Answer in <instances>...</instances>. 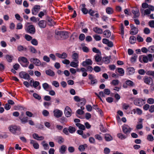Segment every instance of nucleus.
Returning <instances> with one entry per match:
<instances>
[{
    "mask_svg": "<svg viewBox=\"0 0 154 154\" xmlns=\"http://www.w3.org/2000/svg\"><path fill=\"white\" fill-rule=\"evenodd\" d=\"M18 61L23 67H26L28 66L29 62L26 58L24 57H20L18 58Z\"/></svg>",
    "mask_w": 154,
    "mask_h": 154,
    "instance_id": "obj_1",
    "label": "nucleus"
},
{
    "mask_svg": "<svg viewBox=\"0 0 154 154\" xmlns=\"http://www.w3.org/2000/svg\"><path fill=\"white\" fill-rule=\"evenodd\" d=\"M134 103L135 105L141 107L145 103V100L140 98H137L134 100Z\"/></svg>",
    "mask_w": 154,
    "mask_h": 154,
    "instance_id": "obj_2",
    "label": "nucleus"
},
{
    "mask_svg": "<svg viewBox=\"0 0 154 154\" xmlns=\"http://www.w3.org/2000/svg\"><path fill=\"white\" fill-rule=\"evenodd\" d=\"M26 31L29 33L34 34L35 32V29L33 25H29L25 29Z\"/></svg>",
    "mask_w": 154,
    "mask_h": 154,
    "instance_id": "obj_3",
    "label": "nucleus"
},
{
    "mask_svg": "<svg viewBox=\"0 0 154 154\" xmlns=\"http://www.w3.org/2000/svg\"><path fill=\"white\" fill-rule=\"evenodd\" d=\"M30 62L37 66H39L41 65L40 61L38 59L33 57L30 59Z\"/></svg>",
    "mask_w": 154,
    "mask_h": 154,
    "instance_id": "obj_4",
    "label": "nucleus"
},
{
    "mask_svg": "<svg viewBox=\"0 0 154 154\" xmlns=\"http://www.w3.org/2000/svg\"><path fill=\"white\" fill-rule=\"evenodd\" d=\"M40 9V6L38 5H35L32 9V13L33 15H36Z\"/></svg>",
    "mask_w": 154,
    "mask_h": 154,
    "instance_id": "obj_5",
    "label": "nucleus"
},
{
    "mask_svg": "<svg viewBox=\"0 0 154 154\" xmlns=\"http://www.w3.org/2000/svg\"><path fill=\"white\" fill-rule=\"evenodd\" d=\"M143 80L144 82L147 85H150L153 83V79L150 77L145 76L143 78Z\"/></svg>",
    "mask_w": 154,
    "mask_h": 154,
    "instance_id": "obj_6",
    "label": "nucleus"
},
{
    "mask_svg": "<svg viewBox=\"0 0 154 154\" xmlns=\"http://www.w3.org/2000/svg\"><path fill=\"white\" fill-rule=\"evenodd\" d=\"M8 128L10 131L13 134L15 133L16 131H20V128L16 125H11Z\"/></svg>",
    "mask_w": 154,
    "mask_h": 154,
    "instance_id": "obj_7",
    "label": "nucleus"
},
{
    "mask_svg": "<svg viewBox=\"0 0 154 154\" xmlns=\"http://www.w3.org/2000/svg\"><path fill=\"white\" fill-rule=\"evenodd\" d=\"M130 26L131 28L130 33L132 35H135L137 34L138 32V28L136 27L133 24H131Z\"/></svg>",
    "mask_w": 154,
    "mask_h": 154,
    "instance_id": "obj_8",
    "label": "nucleus"
},
{
    "mask_svg": "<svg viewBox=\"0 0 154 154\" xmlns=\"http://www.w3.org/2000/svg\"><path fill=\"white\" fill-rule=\"evenodd\" d=\"M54 116L57 118L61 117L63 114L62 112L58 109H55L53 111Z\"/></svg>",
    "mask_w": 154,
    "mask_h": 154,
    "instance_id": "obj_9",
    "label": "nucleus"
},
{
    "mask_svg": "<svg viewBox=\"0 0 154 154\" xmlns=\"http://www.w3.org/2000/svg\"><path fill=\"white\" fill-rule=\"evenodd\" d=\"M20 77L21 78L25 79H29L30 77L29 75L26 73V72L24 71H21L19 73Z\"/></svg>",
    "mask_w": 154,
    "mask_h": 154,
    "instance_id": "obj_10",
    "label": "nucleus"
},
{
    "mask_svg": "<svg viewBox=\"0 0 154 154\" xmlns=\"http://www.w3.org/2000/svg\"><path fill=\"white\" fill-rule=\"evenodd\" d=\"M93 64V62L90 59H86L85 61L82 63L81 64L82 66L86 67L88 65H92Z\"/></svg>",
    "mask_w": 154,
    "mask_h": 154,
    "instance_id": "obj_11",
    "label": "nucleus"
},
{
    "mask_svg": "<svg viewBox=\"0 0 154 154\" xmlns=\"http://www.w3.org/2000/svg\"><path fill=\"white\" fill-rule=\"evenodd\" d=\"M88 14L90 15L91 16H93L94 17H95L96 18H98L99 17V14L97 13V11L93 10L92 9H90L89 10Z\"/></svg>",
    "mask_w": 154,
    "mask_h": 154,
    "instance_id": "obj_12",
    "label": "nucleus"
},
{
    "mask_svg": "<svg viewBox=\"0 0 154 154\" xmlns=\"http://www.w3.org/2000/svg\"><path fill=\"white\" fill-rule=\"evenodd\" d=\"M72 110L68 106H66L64 109V114L66 117H70L71 115V112Z\"/></svg>",
    "mask_w": 154,
    "mask_h": 154,
    "instance_id": "obj_13",
    "label": "nucleus"
},
{
    "mask_svg": "<svg viewBox=\"0 0 154 154\" xmlns=\"http://www.w3.org/2000/svg\"><path fill=\"white\" fill-rule=\"evenodd\" d=\"M139 60L141 63L143 62L144 63H146L148 62V59L147 56L141 55L139 57Z\"/></svg>",
    "mask_w": 154,
    "mask_h": 154,
    "instance_id": "obj_14",
    "label": "nucleus"
},
{
    "mask_svg": "<svg viewBox=\"0 0 154 154\" xmlns=\"http://www.w3.org/2000/svg\"><path fill=\"white\" fill-rule=\"evenodd\" d=\"M122 129L123 132L126 134H129L131 130V128L127 125L122 126Z\"/></svg>",
    "mask_w": 154,
    "mask_h": 154,
    "instance_id": "obj_15",
    "label": "nucleus"
},
{
    "mask_svg": "<svg viewBox=\"0 0 154 154\" xmlns=\"http://www.w3.org/2000/svg\"><path fill=\"white\" fill-rule=\"evenodd\" d=\"M134 85V82L132 81L128 80L125 81V84H123L122 86L124 88H128V86L132 87Z\"/></svg>",
    "mask_w": 154,
    "mask_h": 154,
    "instance_id": "obj_16",
    "label": "nucleus"
},
{
    "mask_svg": "<svg viewBox=\"0 0 154 154\" xmlns=\"http://www.w3.org/2000/svg\"><path fill=\"white\" fill-rule=\"evenodd\" d=\"M38 25L39 27L41 29L45 28L46 26L45 21L44 20H42L38 21Z\"/></svg>",
    "mask_w": 154,
    "mask_h": 154,
    "instance_id": "obj_17",
    "label": "nucleus"
},
{
    "mask_svg": "<svg viewBox=\"0 0 154 154\" xmlns=\"http://www.w3.org/2000/svg\"><path fill=\"white\" fill-rule=\"evenodd\" d=\"M56 55L59 58L63 59H66L67 57V54L65 52H63L61 54L57 53L56 54Z\"/></svg>",
    "mask_w": 154,
    "mask_h": 154,
    "instance_id": "obj_18",
    "label": "nucleus"
},
{
    "mask_svg": "<svg viewBox=\"0 0 154 154\" xmlns=\"http://www.w3.org/2000/svg\"><path fill=\"white\" fill-rule=\"evenodd\" d=\"M132 12L134 14V17L135 18L139 16V10L137 8H134L133 9Z\"/></svg>",
    "mask_w": 154,
    "mask_h": 154,
    "instance_id": "obj_19",
    "label": "nucleus"
},
{
    "mask_svg": "<svg viewBox=\"0 0 154 154\" xmlns=\"http://www.w3.org/2000/svg\"><path fill=\"white\" fill-rule=\"evenodd\" d=\"M17 50L20 52H21L22 51H27V48L25 46H23L20 45L17 46Z\"/></svg>",
    "mask_w": 154,
    "mask_h": 154,
    "instance_id": "obj_20",
    "label": "nucleus"
},
{
    "mask_svg": "<svg viewBox=\"0 0 154 154\" xmlns=\"http://www.w3.org/2000/svg\"><path fill=\"white\" fill-rule=\"evenodd\" d=\"M60 37L64 39L67 38L68 37L67 32L65 31H62Z\"/></svg>",
    "mask_w": 154,
    "mask_h": 154,
    "instance_id": "obj_21",
    "label": "nucleus"
},
{
    "mask_svg": "<svg viewBox=\"0 0 154 154\" xmlns=\"http://www.w3.org/2000/svg\"><path fill=\"white\" fill-rule=\"evenodd\" d=\"M19 118L22 124H25L28 122V117L27 116L19 117Z\"/></svg>",
    "mask_w": 154,
    "mask_h": 154,
    "instance_id": "obj_22",
    "label": "nucleus"
},
{
    "mask_svg": "<svg viewBox=\"0 0 154 154\" xmlns=\"http://www.w3.org/2000/svg\"><path fill=\"white\" fill-rule=\"evenodd\" d=\"M46 75L50 76H54L55 75L54 72L51 69H49L45 71Z\"/></svg>",
    "mask_w": 154,
    "mask_h": 154,
    "instance_id": "obj_23",
    "label": "nucleus"
},
{
    "mask_svg": "<svg viewBox=\"0 0 154 154\" xmlns=\"http://www.w3.org/2000/svg\"><path fill=\"white\" fill-rule=\"evenodd\" d=\"M47 20V21L50 23L49 25L51 26H54V25H55V23L54 21L50 17L48 16Z\"/></svg>",
    "mask_w": 154,
    "mask_h": 154,
    "instance_id": "obj_24",
    "label": "nucleus"
},
{
    "mask_svg": "<svg viewBox=\"0 0 154 154\" xmlns=\"http://www.w3.org/2000/svg\"><path fill=\"white\" fill-rule=\"evenodd\" d=\"M111 58V56L104 57H103L104 59L103 62L105 64H109L110 62V59Z\"/></svg>",
    "mask_w": 154,
    "mask_h": 154,
    "instance_id": "obj_25",
    "label": "nucleus"
},
{
    "mask_svg": "<svg viewBox=\"0 0 154 154\" xmlns=\"http://www.w3.org/2000/svg\"><path fill=\"white\" fill-rule=\"evenodd\" d=\"M5 57L7 61L9 63H11L12 61L14 58V57L12 55L9 54L6 55Z\"/></svg>",
    "mask_w": 154,
    "mask_h": 154,
    "instance_id": "obj_26",
    "label": "nucleus"
},
{
    "mask_svg": "<svg viewBox=\"0 0 154 154\" xmlns=\"http://www.w3.org/2000/svg\"><path fill=\"white\" fill-rule=\"evenodd\" d=\"M48 13V11L46 9H44L43 11L40 12L38 14V16L40 18H42L45 15H46Z\"/></svg>",
    "mask_w": 154,
    "mask_h": 154,
    "instance_id": "obj_27",
    "label": "nucleus"
},
{
    "mask_svg": "<svg viewBox=\"0 0 154 154\" xmlns=\"http://www.w3.org/2000/svg\"><path fill=\"white\" fill-rule=\"evenodd\" d=\"M79 61H72L70 63V66L74 68H77L79 66Z\"/></svg>",
    "mask_w": 154,
    "mask_h": 154,
    "instance_id": "obj_28",
    "label": "nucleus"
},
{
    "mask_svg": "<svg viewBox=\"0 0 154 154\" xmlns=\"http://www.w3.org/2000/svg\"><path fill=\"white\" fill-rule=\"evenodd\" d=\"M72 57L74 61H79V55L77 53H73L72 55Z\"/></svg>",
    "mask_w": 154,
    "mask_h": 154,
    "instance_id": "obj_29",
    "label": "nucleus"
},
{
    "mask_svg": "<svg viewBox=\"0 0 154 154\" xmlns=\"http://www.w3.org/2000/svg\"><path fill=\"white\" fill-rule=\"evenodd\" d=\"M103 34L106 36V37L109 38L111 35V32L109 30H106L104 31Z\"/></svg>",
    "mask_w": 154,
    "mask_h": 154,
    "instance_id": "obj_30",
    "label": "nucleus"
},
{
    "mask_svg": "<svg viewBox=\"0 0 154 154\" xmlns=\"http://www.w3.org/2000/svg\"><path fill=\"white\" fill-rule=\"evenodd\" d=\"M33 138L38 140H43L44 137L42 135H32Z\"/></svg>",
    "mask_w": 154,
    "mask_h": 154,
    "instance_id": "obj_31",
    "label": "nucleus"
},
{
    "mask_svg": "<svg viewBox=\"0 0 154 154\" xmlns=\"http://www.w3.org/2000/svg\"><path fill=\"white\" fill-rule=\"evenodd\" d=\"M127 69L128 72V75H132L134 72V69L132 67L128 68Z\"/></svg>",
    "mask_w": 154,
    "mask_h": 154,
    "instance_id": "obj_32",
    "label": "nucleus"
},
{
    "mask_svg": "<svg viewBox=\"0 0 154 154\" xmlns=\"http://www.w3.org/2000/svg\"><path fill=\"white\" fill-rule=\"evenodd\" d=\"M66 146L65 145L62 146L59 149V152L61 154H63L65 153L66 149Z\"/></svg>",
    "mask_w": 154,
    "mask_h": 154,
    "instance_id": "obj_33",
    "label": "nucleus"
},
{
    "mask_svg": "<svg viewBox=\"0 0 154 154\" xmlns=\"http://www.w3.org/2000/svg\"><path fill=\"white\" fill-rule=\"evenodd\" d=\"M136 41V38L135 36L132 35L130 37L129 41L130 43L133 44L135 43Z\"/></svg>",
    "mask_w": 154,
    "mask_h": 154,
    "instance_id": "obj_34",
    "label": "nucleus"
},
{
    "mask_svg": "<svg viewBox=\"0 0 154 154\" xmlns=\"http://www.w3.org/2000/svg\"><path fill=\"white\" fill-rule=\"evenodd\" d=\"M78 127L79 129L82 130H84L85 129V127L84 125L80 123H76L75 124Z\"/></svg>",
    "mask_w": 154,
    "mask_h": 154,
    "instance_id": "obj_35",
    "label": "nucleus"
},
{
    "mask_svg": "<svg viewBox=\"0 0 154 154\" xmlns=\"http://www.w3.org/2000/svg\"><path fill=\"white\" fill-rule=\"evenodd\" d=\"M93 31L96 33L99 34H102L103 33L102 29L97 27L93 28Z\"/></svg>",
    "mask_w": 154,
    "mask_h": 154,
    "instance_id": "obj_36",
    "label": "nucleus"
},
{
    "mask_svg": "<svg viewBox=\"0 0 154 154\" xmlns=\"http://www.w3.org/2000/svg\"><path fill=\"white\" fill-rule=\"evenodd\" d=\"M106 13L109 14H112L114 12L113 9L111 7H107L106 9Z\"/></svg>",
    "mask_w": 154,
    "mask_h": 154,
    "instance_id": "obj_37",
    "label": "nucleus"
},
{
    "mask_svg": "<svg viewBox=\"0 0 154 154\" xmlns=\"http://www.w3.org/2000/svg\"><path fill=\"white\" fill-rule=\"evenodd\" d=\"M88 145L87 144H85L83 145L79 146V149L80 151H82L84 150L85 148L87 147Z\"/></svg>",
    "mask_w": 154,
    "mask_h": 154,
    "instance_id": "obj_38",
    "label": "nucleus"
},
{
    "mask_svg": "<svg viewBox=\"0 0 154 154\" xmlns=\"http://www.w3.org/2000/svg\"><path fill=\"white\" fill-rule=\"evenodd\" d=\"M137 58V56L136 54H134L133 56L131 57L130 59V61L132 63H134L135 62Z\"/></svg>",
    "mask_w": 154,
    "mask_h": 154,
    "instance_id": "obj_39",
    "label": "nucleus"
},
{
    "mask_svg": "<svg viewBox=\"0 0 154 154\" xmlns=\"http://www.w3.org/2000/svg\"><path fill=\"white\" fill-rule=\"evenodd\" d=\"M30 19L31 21L34 23H36L40 20V18L39 17H36L34 16L31 17Z\"/></svg>",
    "mask_w": 154,
    "mask_h": 154,
    "instance_id": "obj_40",
    "label": "nucleus"
},
{
    "mask_svg": "<svg viewBox=\"0 0 154 154\" xmlns=\"http://www.w3.org/2000/svg\"><path fill=\"white\" fill-rule=\"evenodd\" d=\"M118 72L120 74L121 76H123L124 74V69L121 68L119 67L117 68Z\"/></svg>",
    "mask_w": 154,
    "mask_h": 154,
    "instance_id": "obj_41",
    "label": "nucleus"
},
{
    "mask_svg": "<svg viewBox=\"0 0 154 154\" xmlns=\"http://www.w3.org/2000/svg\"><path fill=\"white\" fill-rule=\"evenodd\" d=\"M29 48V51L31 52L34 54H36L37 53L36 49L33 46H30Z\"/></svg>",
    "mask_w": 154,
    "mask_h": 154,
    "instance_id": "obj_42",
    "label": "nucleus"
},
{
    "mask_svg": "<svg viewBox=\"0 0 154 154\" xmlns=\"http://www.w3.org/2000/svg\"><path fill=\"white\" fill-rule=\"evenodd\" d=\"M68 131L69 133L72 134L76 131L75 128L71 126H70L68 128Z\"/></svg>",
    "mask_w": 154,
    "mask_h": 154,
    "instance_id": "obj_43",
    "label": "nucleus"
},
{
    "mask_svg": "<svg viewBox=\"0 0 154 154\" xmlns=\"http://www.w3.org/2000/svg\"><path fill=\"white\" fill-rule=\"evenodd\" d=\"M81 100L82 102H80L78 104V106H84L86 102V100L84 98H82L81 99Z\"/></svg>",
    "mask_w": 154,
    "mask_h": 154,
    "instance_id": "obj_44",
    "label": "nucleus"
},
{
    "mask_svg": "<svg viewBox=\"0 0 154 154\" xmlns=\"http://www.w3.org/2000/svg\"><path fill=\"white\" fill-rule=\"evenodd\" d=\"M94 58L96 61L99 62L101 60V57L98 54H97L94 56Z\"/></svg>",
    "mask_w": 154,
    "mask_h": 154,
    "instance_id": "obj_45",
    "label": "nucleus"
},
{
    "mask_svg": "<svg viewBox=\"0 0 154 154\" xmlns=\"http://www.w3.org/2000/svg\"><path fill=\"white\" fill-rule=\"evenodd\" d=\"M119 81L118 80H113L111 82V84L114 86L117 85L119 84Z\"/></svg>",
    "mask_w": 154,
    "mask_h": 154,
    "instance_id": "obj_46",
    "label": "nucleus"
},
{
    "mask_svg": "<svg viewBox=\"0 0 154 154\" xmlns=\"http://www.w3.org/2000/svg\"><path fill=\"white\" fill-rule=\"evenodd\" d=\"M146 74L148 75L154 77V71H148L146 72Z\"/></svg>",
    "mask_w": 154,
    "mask_h": 154,
    "instance_id": "obj_47",
    "label": "nucleus"
},
{
    "mask_svg": "<svg viewBox=\"0 0 154 154\" xmlns=\"http://www.w3.org/2000/svg\"><path fill=\"white\" fill-rule=\"evenodd\" d=\"M93 37L96 41H100L101 39V38L100 35L97 34L94 35Z\"/></svg>",
    "mask_w": 154,
    "mask_h": 154,
    "instance_id": "obj_48",
    "label": "nucleus"
},
{
    "mask_svg": "<svg viewBox=\"0 0 154 154\" xmlns=\"http://www.w3.org/2000/svg\"><path fill=\"white\" fill-rule=\"evenodd\" d=\"M33 96L35 99L38 100H40L41 99V97L37 93H33Z\"/></svg>",
    "mask_w": 154,
    "mask_h": 154,
    "instance_id": "obj_49",
    "label": "nucleus"
},
{
    "mask_svg": "<svg viewBox=\"0 0 154 154\" xmlns=\"http://www.w3.org/2000/svg\"><path fill=\"white\" fill-rule=\"evenodd\" d=\"M86 67V70L87 72H91L92 71L93 69L91 66L88 65Z\"/></svg>",
    "mask_w": 154,
    "mask_h": 154,
    "instance_id": "obj_50",
    "label": "nucleus"
},
{
    "mask_svg": "<svg viewBox=\"0 0 154 154\" xmlns=\"http://www.w3.org/2000/svg\"><path fill=\"white\" fill-rule=\"evenodd\" d=\"M59 121L61 123H63L67 122V119L64 117H62L59 119Z\"/></svg>",
    "mask_w": 154,
    "mask_h": 154,
    "instance_id": "obj_51",
    "label": "nucleus"
},
{
    "mask_svg": "<svg viewBox=\"0 0 154 154\" xmlns=\"http://www.w3.org/2000/svg\"><path fill=\"white\" fill-rule=\"evenodd\" d=\"M93 69L95 72H98L100 71L101 68L99 66H96L94 67Z\"/></svg>",
    "mask_w": 154,
    "mask_h": 154,
    "instance_id": "obj_52",
    "label": "nucleus"
},
{
    "mask_svg": "<svg viewBox=\"0 0 154 154\" xmlns=\"http://www.w3.org/2000/svg\"><path fill=\"white\" fill-rule=\"evenodd\" d=\"M42 87L45 90H47L49 87V85L47 83H45L42 84Z\"/></svg>",
    "mask_w": 154,
    "mask_h": 154,
    "instance_id": "obj_53",
    "label": "nucleus"
},
{
    "mask_svg": "<svg viewBox=\"0 0 154 154\" xmlns=\"http://www.w3.org/2000/svg\"><path fill=\"white\" fill-rule=\"evenodd\" d=\"M33 83L32 86L35 88H36L40 84L39 82L37 81H33Z\"/></svg>",
    "mask_w": 154,
    "mask_h": 154,
    "instance_id": "obj_54",
    "label": "nucleus"
},
{
    "mask_svg": "<svg viewBox=\"0 0 154 154\" xmlns=\"http://www.w3.org/2000/svg\"><path fill=\"white\" fill-rule=\"evenodd\" d=\"M105 139L106 141H110L112 140V137L111 135H105Z\"/></svg>",
    "mask_w": 154,
    "mask_h": 154,
    "instance_id": "obj_55",
    "label": "nucleus"
},
{
    "mask_svg": "<svg viewBox=\"0 0 154 154\" xmlns=\"http://www.w3.org/2000/svg\"><path fill=\"white\" fill-rule=\"evenodd\" d=\"M148 51L150 53L154 52V45L149 46L148 48Z\"/></svg>",
    "mask_w": 154,
    "mask_h": 154,
    "instance_id": "obj_56",
    "label": "nucleus"
},
{
    "mask_svg": "<svg viewBox=\"0 0 154 154\" xmlns=\"http://www.w3.org/2000/svg\"><path fill=\"white\" fill-rule=\"evenodd\" d=\"M31 43L33 45L35 46L37 45L38 44V42L37 40L35 38L32 39Z\"/></svg>",
    "mask_w": 154,
    "mask_h": 154,
    "instance_id": "obj_57",
    "label": "nucleus"
},
{
    "mask_svg": "<svg viewBox=\"0 0 154 154\" xmlns=\"http://www.w3.org/2000/svg\"><path fill=\"white\" fill-rule=\"evenodd\" d=\"M25 38L26 40L28 41H30L32 39V37L28 34H26L25 35Z\"/></svg>",
    "mask_w": 154,
    "mask_h": 154,
    "instance_id": "obj_58",
    "label": "nucleus"
},
{
    "mask_svg": "<svg viewBox=\"0 0 154 154\" xmlns=\"http://www.w3.org/2000/svg\"><path fill=\"white\" fill-rule=\"evenodd\" d=\"M81 11L84 14H87L88 13L89 11L85 8H83L81 9Z\"/></svg>",
    "mask_w": 154,
    "mask_h": 154,
    "instance_id": "obj_59",
    "label": "nucleus"
},
{
    "mask_svg": "<svg viewBox=\"0 0 154 154\" xmlns=\"http://www.w3.org/2000/svg\"><path fill=\"white\" fill-rule=\"evenodd\" d=\"M52 85L56 87H58L59 86V84L58 82L56 81H53Z\"/></svg>",
    "mask_w": 154,
    "mask_h": 154,
    "instance_id": "obj_60",
    "label": "nucleus"
},
{
    "mask_svg": "<svg viewBox=\"0 0 154 154\" xmlns=\"http://www.w3.org/2000/svg\"><path fill=\"white\" fill-rule=\"evenodd\" d=\"M85 38V36L84 34H81L79 37V39L81 41H82L84 40Z\"/></svg>",
    "mask_w": 154,
    "mask_h": 154,
    "instance_id": "obj_61",
    "label": "nucleus"
},
{
    "mask_svg": "<svg viewBox=\"0 0 154 154\" xmlns=\"http://www.w3.org/2000/svg\"><path fill=\"white\" fill-rule=\"evenodd\" d=\"M147 102L150 104H152L154 103V99L152 98H149L147 100Z\"/></svg>",
    "mask_w": 154,
    "mask_h": 154,
    "instance_id": "obj_62",
    "label": "nucleus"
},
{
    "mask_svg": "<svg viewBox=\"0 0 154 154\" xmlns=\"http://www.w3.org/2000/svg\"><path fill=\"white\" fill-rule=\"evenodd\" d=\"M43 60L46 62H49L50 61V58L47 56H44L43 57Z\"/></svg>",
    "mask_w": 154,
    "mask_h": 154,
    "instance_id": "obj_63",
    "label": "nucleus"
},
{
    "mask_svg": "<svg viewBox=\"0 0 154 154\" xmlns=\"http://www.w3.org/2000/svg\"><path fill=\"white\" fill-rule=\"evenodd\" d=\"M149 26L151 28H154V20H150L149 22Z\"/></svg>",
    "mask_w": 154,
    "mask_h": 154,
    "instance_id": "obj_64",
    "label": "nucleus"
}]
</instances>
